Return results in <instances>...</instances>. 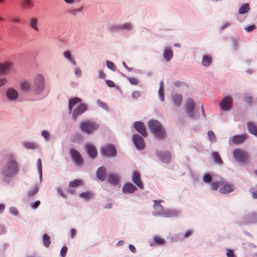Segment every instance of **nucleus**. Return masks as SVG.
Instances as JSON below:
<instances>
[{
    "mask_svg": "<svg viewBox=\"0 0 257 257\" xmlns=\"http://www.w3.org/2000/svg\"><path fill=\"white\" fill-rule=\"evenodd\" d=\"M156 155L159 159L162 162L169 163L171 161V154L168 152H164L157 151L156 152Z\"/></svg>",
    "mask_w": 257,
    "mask_h": 257,
    "instance_id": "4468645a",
    "label": "nucleus"
},
{
    "mask_svg": "<svg viewBox=\"0 0 257 257\" xmlns=\"http://www.w3.org/2000/svg\"><path fill=\"white\" fill-rule=\"evenodd\" d=\"M39 188L38 186H35L28 193L27 195L29 198H31L36 195L38 192Z\"/></svg>",
    "mask_w": 257,
    "mask_h": 257,
    "instance_id": "58836bf2",
    "label": "nucleus"
},
{
    "mask_svg": "<svg viewBox=\"0 0 257 257\" xmlns=\"http://www.w3.org/2000/svg\"><path fill=\"white\" fill-rule=\"evenodd\" d=\"M155 204L154 205V208L155 211L153 213L154 215H160L163 217H169L177 215L178 212L176 211L169 210L164 211L163 207L160 204V202L162 201H154Z\"/></svg>",
    "mask_w": 257,
    "mask_h": 257,
    "instance_id": "39448f33",
    "label": "nucleus"
},
{
    "mask_svg": "<svg viewBox=\"0 0 257 257\" xmlns=\"http://www.w3.org/2000/svg\"><path fill=\"white\" fill-rule=\"evenodd\" d=\"M76 230L74 228L71 229V237L72 238H73L74 237V236L76 235Z\"/></svg>",
    "mask_w": 257,
    "mask_h": 257,
    "instance_id": "69168bd1",
    "label": "nucleus"
},
{
    "mask_svg": "<svg viewBox=\"0 0 257 257\" xmlns=\"http://www.w3.org/2000/svg\"><path fill=\"white\" fill-rule=\"evenodd\" d=\"M24 146L28 149H35L38 148V146L32 142H25L24 143Z\"/></svg>",
    "mask_w": 257,
    "mask_h": 257,
    "instance_id": "a19ab883",
    "label": "nucleus"
},
{
    "mask_svg": "<svg viewBox=\"0 0 257 257\" xmlns=\"http://www.w3.org/2000/svg\"><path fill=\"white\" fill-rule=\"evenodd\" d=\"M96 102H97V104H98L100 107H102L103 109H105V110H108V106H107V104H106L105 102H103V101H101V100H99V99H98V100H97Z\"/></svg>",
    "mask_w": 257,
    "mask_h": 257,
    "instance_id": "c03bdc74",
    "label": "nucleus"
},
{
    "mask_svg": "<svg viewBox=\"0 0 257 257\" xmlns=\"http://www.w3.org/2000/svg\"><path fill=\"white\" fill-rule=\"evenodd\" d=\"M6 96L9 101H15L18 99L19 93L18 91L14 87H9L6 90Z\"/></svg>",
    "mask_w": 257,
    "mask_h": 257,
    "instance_id": "6e6552de",
    "label": "nucleus"
},
{
    "mask_svg": "<svg viewBox=\"0 0 257 257\" xmlns=\"http://www.w3.org/2000/svg\"><path fill=\"white\" fill-rule=\"evenodd\" d=\"M164 83L163 81L160 82V89L159 90L158 93L160 100L163 101L164 100Z\"/></svg>",
    "mask_w": 257,
    "mask_h": 257,
    "instance_id": "f704fd0d",
    "label": "nucleus"
},
{
    "mask_svg": "<svg viewBox=\"0 0 257 257\" xmlns=\"http://www.w3.org/2000/svg\"><path fill=\"white\" fill-rule=\"evenodd\" d=\"M70 155L73 161L77 165H81L83 162V158L81 154L75 149L72 148L70 150Z\"/></svg>",
    "mask_w": 257,
    "mask_h": 257,
    "instance_id": "9b49d317",
    "label": "nucleus"
},
{
    "mask_svg": "<svg viewBox=\"0 0 257 257\" xmlns=\"http://www.w3.org/2000/svg\"><path fill=\"white\" fill-rule=\"evenodd\" d=\"M233 154L235 159L240 163L246 162L248 158L247 153L241 149L234 150Z\"/></svg>",
    "mask_w": 257,
    "mask_h": 257,
    "instance_id": "0eeeda50",
    "label": "nucleus"
},
{
    "mask_svg": "<svg viewBox=\"0 0 257 257\" xmlns=\"http://www.w3.org/2000/svg\"><path fill=\"white\" fill-rule=\"evenodd\" d=\"M133 182L141 189L143 188V185L141 179L140 173L138 171H135L133 175Z\"/></svg>",
    "mask_w": 257,
    "mask_h": 257,
    "instance_id": "6ab92c4d",
    "label": "nucleus"
},
{
    "mask_svg": "<svg viewBox=\"0 0 257 257\" xmlns=\"http://www.w3.org/2000/svg\"><path fill=\"white\" fill-rule=\"evenodd\" d=\"M10 212L11 213L14 215H18L19 214V211L15 207H11L10 208Z\"/></svg>",
    "mask_w": 257,
    "mask_h": 257,
    "instance_id": "8fccbe9b",
    "label": "nucleus"
},
{
    "mask_svg": "<svg viewBox=\"0 0 257 257\" xmlns=\"http://www.w3.org/2000/svg\"><path fill=\"white\" fill-rule=\"evenodd\" d=\"M43 245L45 247H47L49 246V245H50V244L51 243L50 237L46 233H45L43 235Z\"/></svg>",
    "mask_w": 257,
    "mask_h": 257,
    "instance_id": "c9c22d12",
    "label": "nucleus"
},
{
    "mask_svg": "<svg viewBox=\"0 0 257 257\" xmlns=\"http://www.w3.org/2000/svg\"><path fill=\"white\" fill-rule=\"evenodd\" d=\"M22 91L25 92H33V87L31 83L27 80H22L20 84Z\"/></svg>",
    "mask_w": 257,
    "mask_h": 257,
    "instance_id": "dca6fc26",
    "label": "nucleus"
},
{
    "mask_svg": "<svg viewBox=\"0 0 257 257\" xmlns=\"http://www.w3.org/2000/svg\"><path fill=\"white\" fill-rule=\"evenodd\" d=\"M33 92L36 94L41 93L45 88V79L44 76L40 74L35 76L33 82Z\"/></svg>",
    "mask_w": 257,
    "mask_h": 257,
    "instance_id": "20e7f679",
    "label": "nucleus"
},
{
    "mask_svg": "<svg viewBox=\"0 0 257 257\" xmlns=\"http://www.w3.org/2000/svg\"><path fill=\"white\" fill-rule=\"evenodd\" d=\"M246 138V136L245 135L235 136L232 138V142L235 144H240L243 143Z\"/></svg>",
    "mask_w": 257,
    "mask_h": 257,
    "instance_id": "a878e982",
    "label": "nucleus"
},
{
    "mask_svg": "<svg viewBox=\"0 0 257 257\" xmlns=\"http://www.w3.org/2000/svg\"><path fill=\"white\" fill-rule=\"evenodd\" d=\"M8 82V80L6 78H0V87L4 86Z\"/></svg>",
    "mask_w": 257,
    "mask_h": 257,
    "instance_id": "5fc2aeb1",
    "label": "nucleus"
},
{
    "mask_svg": "<svg viewBox=\"0 0 257 257\" xmlns=\"http://www.w3.org/2000/svg\"><path fill=\"white\" fill-rule=\"evenodd\" d=\"M11 21L14 23L19 24L21 22V19H20V18H19L17 17H14L12 18Z\"/></svg>",
    "mask_w": 257,
    "mask_h": 257,
    "instance_id": "4d7b16f0",
    "label": "nucleus"
},
{
    "mask_svg": "<svg viewBox=\"0 0 257 257\" xmlns=\"http://www.w3.org/2000/svg\"><path fill=\"white\" fill-rule=\"evenodd\" d=\"M173 56V52L169 48H166L165 50V52L164 53V58L167 61H169Z\"/></svg>",
    "mask_w": 257,
    "mask_h": 257,
    "instance_id": "473e14b6",
    "label": "nucleus"
},
{
    "mask_svg": "<svg viewBox=\"0 0 257 257\" xmlns=\"http://www.w3.org/2000/svg\"><path fill=\"white\" fill-rule=\"evenodd\" d=\"M232 101L233 99L231 96H225L220 102L219 106L223 110H228L231 107Z\"/></svg>",
    "mask_w": 257,
    "mask_h": 257,
    "instance_id": "f8f14e48",
    "label": "nucleus"
},
{
    "mask_svg": "<svg viewBox=\"0 0 257 257\" xmlns=\"http://www.w3.org/2000/svg\"><path fill=\"white\" fill-rule=\"evenodd\" d=\"M255 28H256V26L254 25H250V26L247 27L245 29V30L248 32H250L253 31Z\"/></svg>",
    "mask_w": 257,
    "mask_h": 257,
    "instance_id": "6e6d98bb",
    "label": "nucleus"
},
{
    "mask_svg": "<svg viewBox=\"0 0 257 257\" xmlns=\"http://www.w3.org/2000/svg\"><path fill=\"white\" fill-rule=\"evenodd\" d=\"M134 127L143 137L147 136L146 129L144 124L141 121H137L134 123Z\"/></svg>",
    "mask_w": 257,
    "mask_h": 257,
    "instance_id": "f3484780",
    "label": "nucleus"
},
{
    "mask_svg": "<svg viewBox=\"0 0 257 257\" xmlns=\"http://www.w3.org/2000/svg\"><path fill=\"white\" fill-rule=\"evenodd\" d=\"M211 188L213 190H216L218 187H221L220 185V181L217 182H213L211 184Z\"/></svg>",
    "mask_w": 257,
    "mask_h": 257,
    "instance_id": "09e8293b",
    "label": "nucleus"
},
{
    "mask_svg": "<svg viewBox=\"0 0 257 257\" xmlns=\"http://www.w3.org/2000/svg\"><path fill=\"white\" fill-rule=\"evenodd\" d=\"M132 96L134 98L137 99L141 96V93L138 91H135L133 92Z\"/></svg>",
    "mask_w": 257,
    "mask_h": 257,
    "instance_id": "13d9d810",
    "label": "nucleus"
},
{
    "mask_svg": "<svg viewBox=\"0 0 257 257\" xmlns=\"http://www.w3.org/2000/svg\"><path fill=\"white\" fill-rule=\"evenodd\" d=\"M84 7L82 6L78 8H74L73 9L69 10L67 13L69 15L72 16H76L78 14L82 13L83 11Z\"/></svg>",
    "mask_w": 257,
    "mask_h": 257,
    "instance_id": "bb28decb",
    "label": "nucleus"
},
{
    "mask_svg": "<svg viewBox=\"0 0 257 257\" xmlns=\"http://www.w3.org/2000/svg\"><path fill=\"white\" fill-rule=\"evenodd\" d=\"M220 185L221 186V187L220 188L219 191L221 193H229L233 191L235 189V187L233 184L228 183L224 180L220 181Z\"/></svg>",
    "mask_w": 257,
    "mask_h": 257,
    "instance_id": "9d476101",
    "label": "nucleus"
},
{
    "mask_svg": "<svg viewBox=\"0 0 257 257\" xmlns=\"http://www.w3.org/2000/svg\"><path fill=\"white\" fill-rule=\"evenodd\" d=\"M203 180L205 183H210L212 180V177L208 174H206L203 177Z\"/></svg>",
    "mask_w": 257,
    "mask_h": 257,
    "instance_id": "49530a36",
    "label": "nucleus"
},
{
    "mask_svg": "<svg viewBox=\"0 0 257 257\" xmlns=\"http://www.w3.org/2000/svg\"><path fill=\"white\" fill-rule=\"evenodd\" d=\"M63 55L64 57L69 61L72 65H75L76 64V61L72 57L71 54L69 51H66L63 52Z\"/></svg>",
    "mask_w": 257,
    "mask_h": 257,
    "instance_id": "cd10ccee",
    "label": "nucleus"
},
{
    "mask_svg": "<svg viewBox=\"0 0 257 257\" xmlns=\"http://www.w3.org/2000/svg\"><path fill=\"white\" fill-rule=\"evenodd\" d=\"M22 7L24 9H32L34 8V3L32 0H23Z\"/></svg>",
    "mask_w": 257,
    "mask_h": 257,
    "instance_id": "c756f323",
    "label": "nucleus"
},
{
    "mask_svg": "<svg viewBox=\"0 0 257 257\" xmlns=\"http://www.w3.org/2000/svg\"><path fill=\"white\" fill-rule=\"evenodd\" d=\"M173 101L176 106H180L182 103V96L179 94L176 93L173 96Z\"/></svg>",
    "mask_w": 257,
    "mask_h": 257,
    "instance_id": "393cba45",
    "label": "nucleus"
},
{
    "mask_svg": "<svg viewBox=\"0 0 257 257\" xmlns=\"http://www.w3.org/2000/svg\"><path fill=\"white\" fill-rule=\"evenodd\" d=\"M185 110L188 116L191 118H196V111L194 109L195 102L192 98H188L185 103Z\"/></svg>",
    "mask_w": 257,
    "mask_h": 257,
    "instance_id": "423d86ee",
    "label": "nucleus"
},
{
    "mask_svg": "<svg viewBox=\"0 0 257 257\" xmlns=\"http://www.w3.org/2000/svg\"><path fill=\"white\" fill-rule=\"evenodd\" d=\"M19 171V166L12 154L8 156V161L2 170V174L7 177H13Z\"/></svg>",
    "mask_w": 257,
    "mask_h": 257,
    "instance_id": "f257e3e1",
    "label": "nucleus"
},
{
    "mask_svg": "<svg viewBox=\"0 0 257 257\" xmlns=\"http://www.w3.org/2000/svg\"><path fill=\"white\" fill-rule=\"evenodd\" d=\"M101 154L105 157H110L112 155V145L107 144L101 148Z\"/></svg>",
    "mask_w": 257,
    "mask_h": 257,
    "instance_id": "a211bd4d",
    "label": "nucleus"
},
{
    "mask_svg": "<svg viewBox=\"0 0 257 257\" xmlns=\"http://www.w3.org/2000/svg\"><path fill=\"white\" fill-rule=\"evenodd\" d=\"M208 136L209 140L212 142H215L216 138L214 133L212 131H209L208 132Z\"/></svg>",
    "mask_w": 257,
    "mask_h": 257,
    "instance_id": "37998d69",
    "label": "nucleus"
},
{
    "mask_svg": "<svg viewBox=\"0 0 257 257\" xmlns=\"http://www.w3.org/2000/svg\"><path fill=\"white\" fill-rule=\"evenodd\" d=\"M81 198H84L86 199H89L91 197V194L89 192H83L80 194Z\"/></svg>",
    "mask_w": 257,
    "mask_h": 257,
    "instance_id": "de8ad7c7",
    "label": "nucleus"
},
{
    "mask_svg": "<svg viewBox=\"0 0 257 257\" xmlns=\"http://www.w3.org/2000/svg\"><path fill=\"white\" fill-rule=\"evenodd\" d=\"M137 190V187L131 183L125 184L122 188L124 193H133Z\"/></svg>",
    "mask_w": 257,
    "mask_h": 257,
    "instance_id": "412c9836",
    "label": "nucleus"
},
{
    "mask_svg": "<svg viewBox=\"0 0 257 257\" xmlns=\"http://www.w3.org/2000/svg\"><path fill=\"white\" fill-rule=\"evenodd\" d=\"M87 109V106L85 103H81L74 109L72 114V117L74 120H76L77 117L83 112H84Z\"/></svg>",
    "mask_w": 257,
    "mask_h": 257,
    "instance_id": "1a4fd4ad",
    "label": "nucleus"
},
{
    "mask_svg": "<svg viewBox=\"0 0 257 257\" xmlns=\"http://www.w3.org/2000/svg\"><path fill=\"white\" fill-rule=\"evenodd\" d=\"M148 125L151 131L159 139H163L165 136V131L162 127L161 124L156 120L149 121Z\"/></svg>",
    "mask_w": 257,
    "mask_h": 257,
    "instance_id": "7ed1b4c3",
    "label": "nucleus"
},
{
    "mask_svg": "<svg viewBox=\"0 0 257 257\" xmlns=\"http://www.w3.org/2000/svg\"><path fill=\"white\" fill-rule=\"evenodd\" d=\"M227 257H234V252L232 250H228L226 253Z\"/></svg>",
    "mask_w": 257,
    "mask_h": 257,
    "instance_id": "e2e57ef3",
    "label": "nucleus"
},
{
    "mask_svg": "<svg viewBox=\"0 0 257 257\" xmlns=\"http://www.w3.org/2000/svg\"><path fill=\"white\" fill-rule=\"evenodd\" d=\"M37 165L38 170L39 173L40 174V177H41L42 173V161L40 159H39L37 160Z\"/></svg>",
    "mask_w": 257,
    "mask_h": 257,
    "instance_id": "a18cd8bd",
    "label": "nucleus"
},
{
    "mask_svg": "<svg viewBox=\"0 0 257 257\" xmlns=\"http://www.w3.org/2000/svg\"><path fill=\"white\" fill-rule=\"evenodd\" d=\"M14 64L11 62H6L4 63H0V74L7 75L8 74L11 69L13 68Z\"/></svg>",
    "mask_w": 257,
    "mask_h": 257,
    "instance_id": "ddd939ff",
    "label": "nucleus"
},
{
    "mask_svg": "<svg viewBox=\"0 0 257 257\" xmlns=\"http://www.w3.org/2000/svg\"><path fill=\"white\" fill-rule=\"evenodd\" d=\"M249 10V6L248 4L243 5L239 9V13L244 14L248 12Z\"/></svg>",
    "mask_w": 257,
    "mask_h": 257,
    "instance_id": "4c0bfd02",
    "label": "nucleus"
},
{
    "mask_svg": "<svg viewBox=\"0 0 257 257\" xmlns=\"http://www.w3.org/2000/svg\"><path fill=\"white\" fill-rule=\"evenodd\" d=\"M212 157L216 163L219 165H222L223 164V161L218 152H213L212 153Z\"/></svg>",
    "mask_w": 257,
    "mask_h": 257,
    "instance_id": "72a5a7b5",
    "label": "nucleus"
},
{
    "mask_svg": "<svg viewBox=\"0 0 257 257\" xmlns=\"http://www.w3.org/2000/svg\"><path fill=\"white\" fill-rule=\"evenodd\" d=\"M212 62V58L210 56L204 55L203 56V60L202 63L203 66L205 67L209 66Z\"/></svg>",
    "mask_w": 257,
    "mask_h": 257,
    "instance_id": "2f4dec72",
    "label": "nucleus"
},
{
    "mask_svg": "<svg viewBox=\"0 0 257 257\" xmlns=\"http://www.w3.org/2000/svg\"><path fill=\"white\" fill-rule=\"evenodd\" d=\"M42 136L47 140L50 138V133L47 131H43L42 132Z\"/></svg>",
    "mask_w": 257,
    "mask_h": 257,
    "instance_id": "603ef678",
    "label": "nucleus"
},
{
    "mask_svg": "<svg viewBox=\"0 0 257 257\" xmlns=\"http://www.w3.org/2000/svg\"><path fill=\"white\" fill-rule=\"evenodd\" d=\"M251 100H252V97H245L244 98V101H245L246 102L248 103H250Z\"/></svg>",
    "mask_w": 257,
    "mask_h": 257,
    "instance_id": "338daca9",
    "label": "nucleus"
},
{
    "mask_svg": "<svg viewBox=\"0 0 257 257\" xmlns=\"http://www.w3.org/2000/svg\"><path fill=\"white\" fill-rule=\"evenodd\" d=\"M133 140L136 148L138 150H142L145 148V144L144 140L142 137L139 135H135L133 136Z\"/></svg>",
    "mask_w": 257,
    "mask_h": 257,
    "instance_id": "2eb2a0df",
    "label": "nucleus"
},
{
    "mask_svg": "<svg viewBox=\"0 0 257 257\" xmlns=\"http://www.w3.org/2000/svg\"><path fill=\"white\" fill-rule=\"evenodd\" d=\"M230 25L229 22H225L221 27V29L224 30Z\"/></svg>",
    "mask_w": 257,
    "mask_h": 257,
    "instance_id": "774afa93",
    "label": "nucleus"
},
{
    "mask_svg": "<svg viewBox=\"0 0 257 257\" xmlns=\"http://www.w3.org/2000/svg\"><path fill=\"white\" fill-rule=\"evenodd\" d=\"M128 247H129V248H130V250H131L132 252H134V253L136 252V249L135 247L133 245H132V244H130V245H129V246H128Z\"/></svg>",
    "mask_w": 257,
    "mask_h": 257,
    "instance_id": "0e129e2a",
    "label": "nucleus"
},
{
    "mask_svg": "<svg viewBox=\"0 0 257 257\" xmlns=\"http://www.w3.org/2000/svg\"><path fill=\"white\" fill-rule=\"evenodd\" d=\"M82 101L81 98L78 97H74L71 98L69 101V105L68 108L69 110V112L71 113L72 112V109L73 107L78 103H80Z\"/></svg>",
    "mask_w": 257,
    "mask_h": 257,
    "instance_id": "4be33fe9",
    "label": "nucleus"
},
{
    "mask_svg": "<svg viewBox=\"0 0 257 257\" xmlns=\"http://www.w3.org/2000/svg\"><path fill=\"white\" fill-rule=\"evenodd\" d=\"M38 24V19L37 18H36L35 17H33L32 18H31L29 21L30 27L33 29L36 32H38L39 31Z\"/></svg>",
    "mask_w": 257,
    "mask_h": 257,
    "instance_id": "b1692460",
    "label": "nucleus"
},
{
    "mask_svg": "<svg viewBox=\"0 0 257 257\" xmlns=\"http://www.w3.org/2000/svg\"><path fill=\"white\" fill-rule=\"evenodd\" d=\"M86 149L87 153L89 154L91 158H94L96 156L97 154V151L94 145L90 144H87L86 145Z\"/></svg>",
    "mask_w": 257,
    "mask_h": 257,
    "instance_id": "aec40b11",
    "label": "nucleus"
},
{
    "mask_svg": "<svg viewBox=\"0 0 257 257\" xmlns=\"http://www.w3.org/2000/svg\"><path fill=\"white\" fill-rule=\"evenodd\" d=\"M154 240L155 242L158 245L164 244L165 243V240L159 236H155L154 238Z\"/></svg>",
    "mask_w": 257,
    "mask_h": 257,
    "instance_id": "79ce46f5",
    "label": "nucleus"
},
{
    "mask_svg": "<svg viewBox=\"0 0 257 257\" xmlns=\"http://www.w3.org/2000/svg\"><path fill=\"white\" fill-rule=\"evenodd\" d=\"M246 220L244 222V223L257 222V213H252L248 215Z\"/></svg>",
    "mask_w": 257,
    "mask_h": 257,
    "instance_id": "c85d7f7f",
    "label": "nucleus"
},
{
    "mask_svg": "<svg viewBox=\"0 0 257 257\" xmlns=\"http://www.w3.org/2000/svg\"><path fill=\"white\" fill-rule=\"evenodd\" d=\"M247 128L251 134L257 137V127L254 123L252 122H248L247 123Z\"/></svg>",
    "mask_w": 257,
    "mask_h": 257,
    "instance_id": "7c9ffc66",
    "label": "nucleus"
},
{
    "mask_svg": "<svg viewBox=\"0 0 257 257\" xmlns=\"http://www.w3.org/2000/svg\"><path fill=\"white\" fill-rule=\"evenodd\" d=\"M82 184V181L80 180H75L71 181L69 183V186L71 188L77 187Z\"/></svg>",
    "mask_w": 257,
    "mask_h": 257,
    "instance_id": "ea45409f",
    "label": "nucleus"
},
{
    "mask_svg": "<svg viewBox=\"0 0 257 257\" xmlns=\"http://www.w3.org/2000/svg\"><path fill=\"white\" fill-rule=\"evenodd\" d=\"M40 204V201H37L33 203L31 205V207L33 209H36Z\"/></svg>",
    "mask_w": 257,
    "mask_h": 257,
    "instance_id": "052dcab7",
    "label": "nucleus"
},
{
    "mask_svg": "<svg viewBox=\"0 0 257 257\" xmlns=\"http://www.w3.org/2000/svg\"><path fill=\"white\" fill-rule=\"evenodd\" d=\"M67 251V248L66 246H63L62 247L60 251V255L62 257H65Z\"/></svg>",
    "mask_w": 257,
    "mask_h": 257,
    "instance_id": "864d4df0",
    "label": "nucleus"
},
{
    "mask_svg": "<svg viewBox=\"0 0 257 257\" xmlns=\"http://www.w3.org/2000/svg\"><path fill=\"white\" fill-rule=\"evenodd\" d=\"M63 1L67 5H73L75 3H79L81 0H63Z\"/></svg>",
    "mask_w": 257,
    "mask_h": 257,
    "instance_id": "3c124183",
    "label": "nucleus"
},
{
    "mask_svg": "<svg viewBox=\"0 0 257 257\" xmlns=\"http://www.w3.org/2000/svg\"><path fill=\"white\" fill-rule=\"evenodd\" d=\"M129 81L132 84H135V85L138 84L139 83L138 79H137L135 78H129Z\"/></svg>",
    "mask_w": 257,
    "mask_h": 257,
    "instance_id": "bf43d9fd",
    "label": "nucleus"
},
{
    "mask_svg": "<svg viewBox=\"0 0 257 257\" xmlns=\"http://www.w3.org/2000/svg\"><path fill=\"white\" fill-rule=\"evenodd\" d=\"M132 28V25L130 23H126L123 25L119 26H113V30H116L118 29H125L127 30H131Z\"/></svg>",
    "mask_w": 257,
    "mask_h": 257,
    "instance_id": "e433bc0d",
    "label": "nucleus"
},
{
    "mask_svg": "<svg viewBox=\"0 0 257 257\" xmlns=\"http://www.w3.org/2000/svg\"><path fill=\"white\" fill-rule=\"evenodd\" d=\"M97 178L103 181L105 180L106 177V170L103 167H99L97 171Z\"/></svg>",
    "mask_w": 257,
    "mask_h": 257,
    "instance_id": "5701e85b",
    "label": "nucleus"
},
{
    "mask_svg": "<svg viewBox=\"0 0 257 257\" xmlns=\"http://www.w3.org/2000/svg\"><path fill=\"white\" fill-rule=\"evenodd\" d=\"M79 126L82 132L88 135L93 133L99 128L98 123L90 119L82 121L80 123Z\"/></svg>",
    "mask_w": 257,
    "mask_h": 257,
    "instance_id": "f03ea898",
    "label": "nucleus"
},
{
    "mask_svg": "<svg viewBox=\"0 0 257 257\" xmlns=\"http://www.w3.org/2000/svg\"><path fill=\"white\" fill-rule=\"evenodd\" d=\"M119 181V177L113 174V185L117 184Z\"/></svg>",
    "mask_w": 257,
    "mask_h": 257,
    "instance_id": "680f3d73",
    "label": "nucleus"
}]
</instances>
